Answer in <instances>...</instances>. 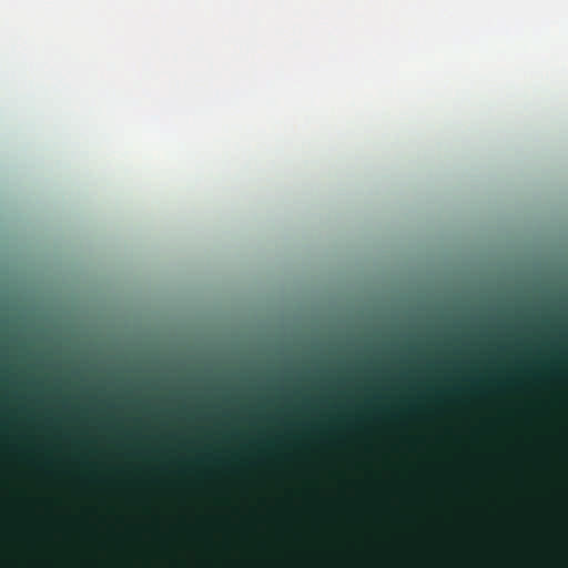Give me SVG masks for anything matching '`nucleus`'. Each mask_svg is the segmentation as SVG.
I'll return each instance as SVG.
<instances>
[{"instance_id":"7ed1b4c3","label":"nucleus","mask_w":568,"mask_h":568,"mask_svg":"<svg viewBox=\"0 0 568 568\" xmlns=\"http://www.w3.org/2000/svg\"><path fill=\"white\" fill-rule=\"evenodd\" d=\"M415 409H416V406H409L408 412H413V410H415Z\"/></svg>"},{"instance_id":"f257e3e1","label":"nucleus","mask_w":568,"mask_h":568,"mask_svg":"<svg viewBox=\"0 0 568 568\" xmlns=\"http://www.w3.org/2000/svg\"><path fill=\"white\" fill-rule=\"evenodd\" d=\"M513 386V385H516V382L514 379H507L506 383H498L497 386L498 387H503V386Z\"/></svg>"},{"instance_id":"f03ea898","label":"nucleus","mask_w":568,"mask_h":568,"mask_svg":"<svg viewBox=\"0 0 568 568\" xmlns=\"http://www.w3.org/2000/svg\"><path fill=\"white\" fill-rule=\"evenodd\" d=\"M551 375L557 376L559 375V372L551 369Z\"/></svg>"}]
</instances>
